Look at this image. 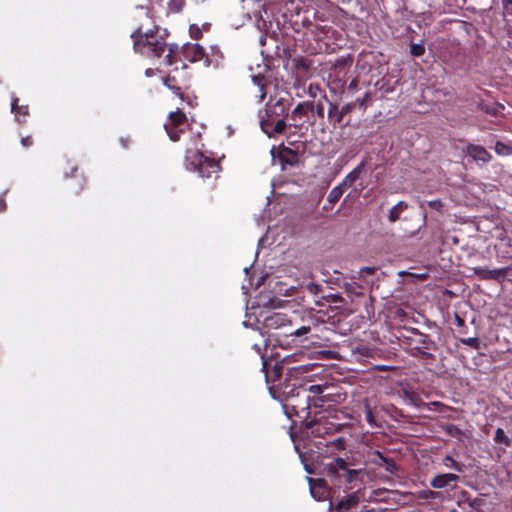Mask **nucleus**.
I'll return each mask as SVG.
<instances>
[{
    "label": "nucleus",
    "instance_id": "nucleus-1",
    "mask_svg": "<svg viewBox=\"0 0 512 512\" xmlns=\"http://www.w3.org/2000/svg\"><path fill=\"white\" fill-rule=\"evenodd\" d=\"M133 39V48L136 53L150 59L160 58L165 52L164 64L171 66L177 62L175 54L178 50L177 44H167L164 36L158 35V28L150 29L146 32L142 27H138L131 34Z\"/></svg>",
    "mask_w": 512,
    "mask_h": 512
},
{
    "label": "nucleus",
    "instance_id": "nucleus-2",
    "mask_svg": "<svg viewBox=\"0 0 512 512\" xmlns=\"http://www.w3.org/2000/svg\"><path fill=\"white\" fill-rule=\"evenodd\" d=\"M397 339L400 347L415 358L433 362L438 345L435 340L417 328L403 327L398 330Z\"/></svg>",
    "mask_w": 512,
    "mask_h": 512
},
{
    "label": "nucleus",
    "instance_id": "nucleus-3",
    "mask_svg": "<svg viewBox=\"0 0 512 512\" xmlns=\"http://www.w3.org/2000/svg\"><path fill=\"white\" fill-rule=\"evenodd\" d=\"M345 449L343 438H337L333 441L308 440L302 448L296 446L299 457L308 474H315L316 468L323 465V459L330 457L334 451Z\"/></svg>",
    "mask_w": 512,
    "mask_h": 512
},
{
    "label": "nucleus",
    "instance_id": "nucleus-4",
    "mask_svg": "<svg viewBox=\"0 0 512 512\" xmlns=\"http://www.w3.org/2000/svg\"><path fill=\"white\" fill-rule=\"evenodd\" d=\"M292 100L289 93H284V95L275 96L274 98L271 97L266 103L265 114L261 117L260 125L262 131L267 134L268 137H273L285 132L287 127L285 117L289 116L288 111Z\"/></svg>",
    "mask_w": 512,
    "mask_h": 512
},
{
    "label": "nucleus",
    "instance_id": "nucleus-5",
    "mask_svg": "<svg viewBox=\"0 0 512 512\" xmlns=\"http://www.w3.org/2000/svg\"><path fill=\"white\" fill-rule=\"evenodd\" d=\"M282 408L285 415L292 419H306L309 415L311 398L305 386L296 379L292 384H286L283 389Z\"/></svg>",
    "mask_w": 512,
    "mask_h": 512
},
{
    "label": "nucleus",
    "instance_id": "nucleus-6",
    "mask_svg": "<svg viewBox=\"0 0 512 512\" xmlns=\"http://www.w3.org/2000/svg\"><path fill=\"white\" fill-rule=\"evenodd\" d=\"M352 464L342 457H335L324 466V474L334 488L351 490L361 471L353 469Z\"/></svg>",
    "mask_w": 512,
    "mask_h": 512
},
{
    "label": "nucleus",
    "instance_id": "nucleus-7",
    "mask_svg": "<svg viewBox=\"0 0 512 512\" xmlns=\"http://www.w3.org/2000/svg\"><path fill=\"white\" fill-rule=\"evenodd\" d=\"M185 167L189 171L197 172L201 178L216 179L221 170L219 161L205 156L198 150L186 151Z\"/></svg>",
    "mask_w": 512,
    "mask_h": 512
},
{
    "label": "nucleus",
    "instance_id": "nucleus-8",
    "mask_svg": "<svg viewBox=\"0 0 512 512\" xmlns=\"http://www.w3.org/2000/svg\"><path fill=\"white\" fill-rule=\"evenodd\" d=\"M186 68V64H183L181 71L176 67L163 77V84L181 100H184L185 91L190 87V79L185 71Z\"/></svg>",
    "mask_w": 512,
    "mask_h": 512
},
{
    "label": "nucleus",
    "instance_id": "nucleus-9",
    "mask_svg": "<svg viewBox=\"0 0 512 512\" xmlns=\"http://www.w3.org/2000/svg\"><path fill=\"white\" fill-rule=\"evenodd\" d=\"M328 479L325 478H312L307 477L309 489L312 497L317 501L329 500V508H333V498L336 493V489L332 485L329 486L327 483Z\"/></svg>",
    "mask_w": 512,
    "mask_h": 512
},
{
    "label": "nucleus",
    "instance_id": "nucleus-10",
    "mask_svg": "<svg viewBox=\"0 0 512 512\" xmlns=\"http://www.w3.org/2000/svg\"><path fill=\"white\" fill-rule=\"evenodd\" d=\"M305 427L308 434L323 441H325V435L331 434L336 430L335 424L325 417L316 418L312 421L306 422Z\"/></svg>",
    "mask_w": 512,
    "mask_h": 512
},
{
    "label": "nucleus",
    "instance_id": "nucleus-11",
    "mask_svg": "<svg viewBox=\"0 0 512 512\" xmlns=\"http://www.w3.org/2000/svg\"><path fill=\"white\" fill-rule=\"evenodd\" d=\"M354 108L355 103H347L344 106H342L341 109H339L336 103L329 102V109L327 113L329 122L334 127L340 125L344 117L350 114Z\"/></svg>",
    "mask_w": 512,
    "mask_h": 512
},
{
    "label": "nucleus",
    "instance_id": "nucleus-12",
    "mask_svg": "<svg viewBox=\"0 0 512 512\" xmlns=\"http://www.w3.org/2000/svg\"><path fill=\"white\" fill-rule=\"evenodd\" d=\"M473 273L482 280H495L498 283H502L510 271V267H502L498 269L490 270L486 267L477 266L474 267Z\"/></svg>",
    "mask_w": 512,
    "mask_h": 512
},
{
    "label": "nucleus",
    "instance_id": "nucleus-13",
    "mask_svg": "<svg viewBox=\"0 0 512 512\" xmlns=\"http://www.w3.org/2000/svg\"><path fill=\"white\" fill-rule=\"evenodd\" d=\"M184 60L190 63L202 62L205 66L206 51L199 44L187 43L182 47Z\"/></svg>",
    "mask_w": 512,
    "mask_h": 512
},
{
    "label": "nucleus",
    "instance_id": "nucleus-14",
    "mask_svg": "<svg viewBox=\"0 0 512 512\" xmlns=\"http://www.w3.org/2000/svg\"><path fill=\"white\" fill-rule=\"evenodd\" d=\"M291 320L284 313H273L264 320V325L269 329H288L291 326Z\"/></svg>",
    "mask_w": 512,
    "mask_h": 512
},
{
    "label": "nucleus",
    "instance_id": "nucleus-15",
    "mask_svg": "<svg viewBox=\"0 0 512 512\" xmlns=\"http://www.w3.org/2000/svg\"><path fill=\"white\" fill-rule=\"evenodd\" d=\"M362 411L366 422L371 428L381 427V424L377 420L376 407L372 405L369 398H365L362 401Z\"/></svg>",
    "mask_w": 512,
    "mask_h": 512
},
{
    "label": "nucleus",
    "instance_id": "nucleus-16",
    "mask_svg": "<svg viewBox=\"0 0 512 512\" xmlns=\"http://www.w3.org/2000/svg\"><path fill=\"white\" fill-rule=\"evenodd\" d=\"M360 502V496L357 492L349 494L339 500L336 504L333 503L332 510L337 512H347L349 509L355 507Z\"/></svg>",
    "mask_w": 512,
    "mask_h": 512
},
{
    "label": "nucleus",
    "instance_id": "nucleus-17",
    "mask_svg": "<svg viewBox=\"0 0 512 512\" xmlns=\"http://www.w3.org/2000/svg\"><path fill=\"white\" fill-rule=\"evenodd\" d=\"M459 480V476L452 473H445L436 475L431 479L430 485L435 489H442L450 487L452 483H456Z\"/></svg>",
    "mask_w": 512,
    "mask_h": 512
},
{
    "label": "nucleus",
    "instance_id": "nucleus-18",
    "mask_svg": "<svg viewBox=\"0 0 512 512\" xmlns=\"http://www.w3.org/2000/svg\"><path fill=\"white\" fill-rule=\"evenodd\" d=\"M314 111V101H303L296 105L290 114L291 120L297 122Z\"/></svg>",
    "mask_w": 512,
    "mask_h": 512
},
{
    "label": "nucleus",
    "instance_id": "nucleus-19",
    "mask_svg": "<svg viewBox=\"0 0 512 512\" xmlns=\"http://www.w3.org/2000/svg\"><path fill=\"white\" fill-rule=\"evenodd\" d=\"M467 155L475 161L489 162L492 158L491 154L480 145L469 144L466 149Z\"/></svg>",
    "mask_w": 512,
    "mask_h": 512
},
{
    "label": "nucleus",
    "instance_id": "nucleus-20",
    "mask_svg": "<svg viewBox=\"0 0 512 512\" xmlns=\"http://www.w3.org/2000/svg\"><path fill=\"white\" fill-rule=\"evenodd\" d=\"M278 158L282 165H289L291 167L297 166L299 163V155L296 151L288 147H283L279 150Z\"/></svg>",
    "mask_w": 512,
    "mask_h": 512
},
{
    "label": "nucleus",
    "instance_id": "nucleus-21",
    "mask_svg": "<svg viewBox=\"0 0 512 512\" xmlns=\"http://www.w3.org/2000/svg\"><path fill=\"white\" fill-rule=\"evenodd\" d=\"M366 161H361L345 178L341 181L342 187H351L365 172Z\"/></svg>",
    "mask_w": 512,
    "mask_h": 512
},
{
    "label": "nucleus",
    "instance_id": "nucleus-22",
    "mask_svg": "<svg viewBox=\"0 0 512 512\" xmlns=\"http://www.w3.org/2000/svg\"><path fill=\"white\" fill-rule=\"evenodd\" d=\"M78 167L71 166L69 172L66 171L64 173L65 178H74L75 184L73 187V191L76 195H79L84 189L86 185V178L83 175H78Z\"/></svg>",
    "mask_w": 512,
    "mask_h": 512
},
{
    "label": "nucleus",
    "instance_id": "nucleus-23",
    "mask_svg": "<svg viewBox=\"0 0 512 512\" xmlns=\"http://www.w3.org/2000/svg\"><path fill=\"white\" fill-rule=\"evenodd\" d=\"M11 111L15 114V118L19 123L26 122V117L29 115V107L27 105H19L18 98H13Z\"/></svg>",
    "mask_w": 512,
    "mask_h": 512
},
{
    "label": "nucleus",
    "instance_id": "nucleus-24",
    "mask_svg": "<svg viewBox=\"0 0 512 512\" xmlns=\"http://www.w3.org/2000/svg\"><path fill=\"white\" fill-rule=\"evenodd\" d=\"M252 81L254 85L257 87L258 94L256 95V97L258 98L259 102H262L267 95L266 87L268 85V81L265 78V76L261 74L252 76Z\"/></svg>",
    "mask_w": 512,
    "mask_h": 512
},
{
    "label": "nucleus",
    "instance_id": "nucleus-25",
    "mask_svg": "<svg viewBox=\"0 0 512 512\" xmlns=\"http://www.w3.org/2000/svg\"><path fill=\"white\" fill-rule=\"evenodd\" d=\"M310 331H311L310 326H301L296 329L288 328L284 332V335L287 337H293L292 342H294L295 344H298V343H302L303 337L306 336Z\"/></svg>",
    "mask_w": 512,
    "mask_h": 512
},
{
    "label": "nucleus",
    "instance_id": "nucleus-26",
    "mask_svg": "<svg viewBox=\"0 0 512 512\" xmlns=\"http://www.w3.org/2000/svg\"><path fill=\"white\" fill-rule=\"evenodd\" d=\"M223 58L222 52L217 47H211L210 52H206L205 67H217Z\"/></svg>",
    "mask_w": 512,
    "mask_h": 512
},
{
    "label": "nucleus",
    "instance_id": "nucleus-27",
    "mask_svg": "<svg viewBox=\"0 0 512 512\" xmlns=\"http://www.w3.org/2000/svg\"><path fill=\"white\" fill-rule=\"evenodd\" d=\"M402 394H403V397L404 399L408 400L412 405L416 406V407H422V406H427L428 404L423 402V400L420 398V396L415 392L413 391L411 388H403L401 390Z\"/></svg>",
    "mask_w": 512,
    "mask_h": 512
},
{
    "label": "nucleus",
    "instance_id": "nucleus-28",
    "mask_svg": "<svg viewBox=\"0 0 512 512\" xmlns=\"http://www.w3.org/2000/svg\"><path fill=\"white\" fill-rule=\"evenodd\" d=\"M187 122V117L184 112L177 110L169 114V121L165 125H171L177 127H184Z\"/></svg>",
    "mask_w": 512,
    "mask_h": 512
},
{
    "label": "nucleus",
    "instance_id": "nucleus-29",
    "mask_svg": "<svg viewBox=\"0 0 512 512\" xmlns=\"http://www.w3.org/2000/svg\"><path fill=\"white\" fill-rule=\"evenodd\" d=\"M343 399H344V397H342V394H338V393H336V394H332V393L324 394L323 393L322 396H319L318 398L313 399V403H314L315 406L322 407L323 403H325V402L339 403Z\"/></svg>",
    "mask_w": 512,
    "mask_h": 512
},
{
    "label": "nucleus",
    "instance_id": "nucleus-30",
    "mask_svg": "<svg viewBox=\"0 0 512 512\" xmlns=\"http://www.w3.org/2000/svg\"><path fill=\"white\" fill-rule=\"evenodd\" d=\"M450 54L455 55V59L450 60V64L453 68H459L464 63V55L462 48L459 45H451L449 48Z\"/></svg>",
    "mask_w": 512,
    "mask_h": 512
},
{
    "label": "nucleus",
    "instance_id": "nucleus-31",
    "mask_svg": "<svg viewBox=\"0 0 512 512\" xmlns=\"http://www.w3.org/2000/svg\"><path fill=\"white\" fill-rule=\"evenodd\" d=\"M346 188L345 187H342V184L340 183L339 185L335 186L328 194L327 196V201L330 203V204H335L337 203L340 198L342 197L343 195V192Z\"/></svg>",
    "mask_w": 512,
    "mask_h": 512
},
{
    "label": "nucleus",
    "instance_id": "nucleus-32",
    "mask_svg": "<svg viewBox=\"0 0 512 512\" xmlns=\"http://www.w3.org/2000/svg\"><path fill=\"white\" fill-rule=\"evenodd\" d=\"M324 101L328 104L331 102L326 94H322L317 102L314 101V111L316 112L317 117L320 119L324 118Z\"/></svg>",
    "mask_w": 512,
    "mask_h": 512
},
{
    "label": "nucleus",
    "instance_id": "nucleus-33",
    "mask_svg": "<svg viewBox=\"0 0 512 512\" xmlns=\"http://www.w3.org/2000/svg\"><path fill=\"white\" fill-rule=\"evenodd\" d=\"M494 441L497 444H503L506 447H510L512 444L511 439L505 434L502 428H498L495 432Z\"/></svg>",
    "mask_w": 512,
    "mask_h": 512
},
{
    "label": "nucleus",
    "instance_id": "nucleus-34",
    "mask_svg": "<svg viewBox=\"0 0 512 512\" xmlns=\"http://www.w3.org/2000/svg\"><path fill=\"white\" fill-rule=\"evenodd\" d=\"M322 298L328 304H335L336 308H341L344 303V298L340 294L330 293L328 295L322 296Z\"/></svg>",
    "mask_w": 512,
    "mask_h": 512
},
{
    "label": "nucleus",
    "instance_id": "nucleus-35",
    "mask_svg": "<svg viewBox=\"0 0 512 512\" xmlns=\"http://www.w3.org/2000/svg\"><path fill=\"white\" fill-rule=\"evenodd\" d=\"M378 458L381 460L380 465H384L386 470L390 473H394L397 470L396 463L393 459L384 457L380 452H376Z\"/></svg>",
    "mask_w": 512,
    "mask_h": 512
},
{
    "label": "nucleus",
    "instance_id": "nucleus-36",
    "mask_svg": "<svg viewBox=\"0 0 512 512\" xmlns=\"http://www.w3.org/2000/svg\"><path fill=\"white\" fill-rule=\"evenodd\" d=\"M164 127H165V130H166L169 138L172 141H178L180 139L181 133L184 131L183 127L176 128V126H171V125H165Z\"/></svg>",
    "mask_w": 512,
    "mask_h": 512
},
{
    "label": "nucleus",
    "instance_id": "nucleus-37",
    "mask_svg": "<svg viewBox=\"0 0 512 512\" xmlns=\"http://www.w3.org/2000/svg\"><path fill=\"white\" fill-rule=\"evenodd\" d=\"M443 464L448 467V468H451V469H454L455 471L457 472H461L462 471V464H460L459 462H457L452 456L450 455H447L445 456V458L443 459Z\"/></svg>",
    "mask_w": 512,
    "mask_h": 512
},
{
    "label": "nucleus",
    "instance_id": "nucleus-38",
    "mask_svg": "<svg viewBox=\"0 0 512 512\" xmlns=\"http://www.w3.org/2000/svg\"><path fill=\"white\" fill-rule=\"evenodd\" d=\"M353 353L355 355H359L363 358H369V357H372L373 355V350L371 348H369L368 346H365V345H359L357 346L354 350H353Z\"/></svg>",
    "mask_w": 512,
    "mask_h": 512
},
{
    "label": "nucleus",
    "instance_id": "nucleus-39",
    "mask_svg": "<svg viewBox=\"0 0 512 512\" xmlns=\"http://www.w3.org/2000/svg\"><path fill=\"white\" fill-rule=\"evenodd\" d=\"M310 370L311 369L308 365H299V366H294V367L289 368L288 374L291 377H294L296 375H302V374L308 373Z\"/></svg>",
    "mask_w": 512,
    "mask_h": 512
},
{
    "label": "nucleus",
    "instance_id": "nucleus-40",
    "mask_svg": "<svg viewBox=\"0 0 512 512\" xmlns=\"http://www.w3.org/2000/svg\"><path fill=\"white\" fill-rule=\"evenodd\" d=\"M328 389L326 385H310L309 387L305 386V390L307 391V394L310 396V393L315 395L322 396L323 393Z\"/></svg>",
    "mask_w": 512,
    "mask_h": 512
},
{
    "label": "nucleus",
    "instance_id": "nucleus-41",
    "mask_svg": "<svg viewBox=\"0 0 512 512\" xmlns=\"http://www.w3.org/2000/svg\"><path fill=\"white\" fill-rule=\"evenodd\" d=\"M185 4V0H170L168 2V9L173 13H179L182 11Z\"/></svg>",
    "mask_w": 512,
    "mask_h": 512
},
{
    "label": "nucleus",
    "instance_id": "nucleus-42",
    "mask_svg": "<svg viewBox=\"0 0 512 512\" xmlns=\"http://www.w3.org/2000/svg\"><path fill=\"white\" fill-rule=\"evenodd\" d=\"M307 94L309 97L316 99L318 94L321 96L322 94H325V92L321 90L319 84L310 83L308 86Z\"/></svg>",
    "mask_w": 512,
    "mask_h": 512
},
{
    "label": "nucleus",
    "instance_id": "nucleus-43",
    "mask_svg": "<svg viewBox=\"0 0 512 512\" xmlns=\"http://www.w3.org/2000/svg\"><path fill=\"white\" fill-rule=\"evenodd\" d=\"M410 53L414 57H420L425 53V46L423 43H414L410 47Z\"/></svg>",
    "mask_w": 512,
    "mask_h": 512
},
{
    "label": "nucleus",
    "instance_id": "nucleus-44",
    "mask_svg": "<svg viewBox=\"0 0 512 512\" xmlns=\"http://www.w3.org/2000/svg\"><path fill=\"white\" fill-rule=\"evenodd\" d=\"M460 342L474 349H479L481 344L480 340L477 337L461 338Z\"/></svg>",
    "mask_w": 512,
    "mask_h": 512
},
{
    "label": "nucleus",
    "instance_id": "nucleus-45",
    "mask_svg": "<svg viewBox=\"0 0 512 512\" xmlns=\"http://www.w3.org/2000/svg\"><path fill=\"white\" fill-rule=\"evenodd\" d=\"M189 33H190V36L195 40H198L202 37V31L199 28V26L196 24L190 25Z\"/></svg>",
    "mask_w": 512,
    "mask_h": 512
},
{
    "label": "nucleus",
    "instance_id": "nucleus-46",
    "mask_svg": "<svg viewBox=\"0 0 512 512\" xmlns=\"http://www.w3.org/2000/svg\"><path fill=\"white\" fill-rule=\"evenodd\" d=\"M510 148L503 142L497 141L495 144V152L499 155H505L509 153Z\"/></svg>",
    "mask_w": 512,
    "mask_h": 512
},
{
    "label": "nucleus",
    "instance_id": "nucleus-47",
    "mask_svg": "<svg viewBox=\"0 0 512 512\" xmlns=\"http://www.w3.org/2000/svg\"><path fill=\"white\" fill-rule=\"evenodd\" d=\"M370 100V93H365L364 97L361 99H357L355 103V107L358 106L360 109L365 110L367 108V102Z\"/></svg>",
    "mask_w": 512,
    "mask_h": 512
},
{
    "label": "nucleus",
    "instance_id": "nucleus-48",
    "mask_svg": "<svg viewBox=\"0 0 512 512\" xmlns=\"http://www.w3.org/2000/svg\"><path fill=\"white\" fill-rule=\"evenodd\" d=\"M401 213L397 207H392L388 215L389 221L392 223L396 222L400 218Z\"/></svg>",
    "mask_w": 512,
    "mask_h": 512
},
{
    "label": "nucleus",
    "instance_id": "nucleus-49",
    "mask_svg": "<svg viewBox=\"0 0 512 512\" xmlns=\"http://www.w3.org/2000/svg\"><path fill=\"white\" fill-rule=\"evenodd\" d=\"M428 206H429V208H431L433 210L441 212L442 208H443V203L439 199H436V200L429 201Z\"/></svg>",
    "mask_w": 512,
    "mask_h": 512
},
{
    "label": "nucleus",
    "instance_id": "nucleus-50",
    "mask_svg": "<svg viewBox=\"0 0 512 512\" xmlns=\"http://www.w3.org/2000/svg\"><path fill=\"white\" fill-rule=\"evenodd\" d=\"M479 107H480V109H481L482 111H484V112H485V113H487V114H490V115H496V114H497L496 109H494V108L490 107V106H489V105H487V104H483V103H481V104L479 105Z\"/></svg>",
    "mask_w": 512,
    "mask_h": 512
},
{
    "label": "nucleus",
    "instance_id": "nucleus-51",
    "mask_svg": "<svg viewBox=\"0 0 512 512\" xmlns=\"http://www.w3.org/2000/svg\"><path fill=\"white\" fill-rule=\"evenodd\" d=\"M21 144L25 148H29L33 145V138L31 136H25L21 138Z\"/></svg>",
    "mask_w": 512,
    "mask_h": 512
},
{
    "label": "nucleus",
    "instance_id": "nucleus-52",
    "mask_svg": "<svg viewBox=\"0 0 512 512\" xmlns=\"http://www.w3.org/2000/svg\"><path fill=\"white\" fill-rule=\"evenodd\" d=\"M307 290L314 294V295H317L318 292L320 291V286L315 284V283H309L307 286H306Z\"/></svg>",
    "mask_w": 512,
    "mask_h": 512
},
{
    "label": "nucleus",
    "instance_id": "nucleus-53",
    "mask_svg": "<svg viewBox=\"0 0 512 512\" xmlns=\"http://www.w3.org/2000/svg\"><path fill=\"white\" fill-rule=\"evenodd\" d=\"M6 192L0 195V213L6 211L7 209V203H6Z\"/></svg>",
    "mask_w": 512,
    "mask_h": 512
},
{
    "label": "nucleus",
    "instance_id": "nucleus-54",
    "mask_svg": "<svg viewBox=\"0 0 512 512\" xmlns=\"http://www.w3.org/2000/svg\"><path fill=\"white\" fill-rule=\"evenodd\" d=\"M504 9L509 14L512 15V0H504L503 1Z\"/></svg>",
    "mask_w": 512,
    "mask_h": 512
},
{
    "label": "nucleus",
    "instance_id": "nucleus-55",
    "mask_svg": "<svg viewBox=\"0 0 512 512\" xmlns=\"http://www.w3.org/2000/svg\"><path fill=\"white\" fill-rule=\"evenodd\" d=\"M455 323L459 327L465 326V320L457 313H455Z\"/></svg>",
    "mask_w": 512,
    "mask_h": 512
},
{
    "label": "nucleus",
    "instance_id": "nucleus-56",
    "mask_svg": "<svg viewBox=\"0 0 512 512\" xmlns=\"http://www.w3.org/2000/svg\"><path fill=\"white\" fill-rule=\"evenodd\" d=\"M361 272H364L366 274H369V275H373L375 272H376V268L375 267H363L361 268L360 270Z\"/></svg>",
    "mask_w": 512,
    "mask_h": 512
},
{
    "label": "nucleus",
    "instance_id": "nucleus-57",
    "mask_svg": "<svg viewBox=\"0 0 512 512\" xmlns=\"http://www.w3.org/2000/svg\"><path fill=\"white\" fill-rule=\"evenodd\" d=\"M393 207H397L400 212H403L408 207V205H407L406 202L400 201L396 205H394Z\"/></svg>",
    "mask_w": 512,
    "mask_h": 512
},
{
    "label": "nucleus",
    "instance_id": "nucleus-58",
    "mask_svg": "<svg viewBox=\"0 0 512 512\" xmlns=\"http://www.w3.org/2000/svg\"><path fill=\"white\" fill-rule=\"evenodd\" d=\"M376 368H377L379 371H388V370H389V367H388V366H385V365H379V366H376Z\"/></svg>",
    "mask_w": 512,
    "mask_h": 512
},
{
    "label": "nucleus",
    "instance_id": "nucleus-59",
    "mask_svg": "<svg viewBox=\"0 0 512 512\" xmlns=\"http://www.w3.org/2000/svg\"><path fill=\"white\" fill-rule=\"evenodd\" d=\"M357 86V81L356 80H353L351 81V83L349 84V89L352 90L354 88H356Z\"/></svg>",
    "mask_w": 512,
    "mask_h": 512
},
{
    "label": "nucleus",
    "instance_id": "nucleus-60",
    "mask_svg": "<svg viewBox=\"0 0 512 512\" xmlns=\"http://www.w3.org/2000/svg\"><path fill=\"white\" fill-rule=\"evenodd\" d=\"M451 430H455L457 432H460V429L457 428L455 425H450L448 431L451 432Z\"/></svg>",
    "mask_w": 512,
    "mask_h": 512
},
{
    "label": "nucleus",
    "instance_id": "nucleus-61",
    "mask_svg": "<svg viewBox=\"0 0 512 512\" xmlns=\"http://www.w3.org/2000/svg\"><path fill=\"white\" fill-rule=\"evenodd\" d=\"M262 366H263V369L267 366V362L263 357H262Z\"/></svg>",
    "mask_w": 512,
    "mask_h": 512
},
{
    "label": "nucleus",
    "instance_id": "nucleus-62",
    "mask_svg": "<svg viewBox=\"0 0 512 512\" xmlns=\"http://www.w3.org/2000/svg\"><path fill=\"white\" fill-rule=\"evenodd\" d=\"M361 512H377V511H375V510L363 509V510H361Z\"/></svg>",
    "mask_w": 512,
    "mask_h": 512
},
{
    "label": "nucleus",
    "instance_id": "nucleus-63",
    "mask_svg": "<svg viewBox=\"0 0 512 512\" xmlns=\"http://www.w3.org/2000/svg\"><path fill=\"white\" fill-rule=\"evenodd\" d=\"M431 404L436 405V406L441 405L440 402H432Z\"/></svg>",
    "mask_w": 512,
    "mask_h": 512
},
{
    "label": "nucleus",
    "instance_id": "nucleus-64",
    "mask_svg": "<svg viewBox=\"0 0 512 512\" xmlns=\"http://www.w3.org/2000/svg\"><path fill=\"white\" fill-rule=\"evenodd\" d=\"M509 267H510V270H512V265H511V266H509Z\"/></svg>",
    "mask_w": 512,
    "mask_h": 512
}]
</instances>
